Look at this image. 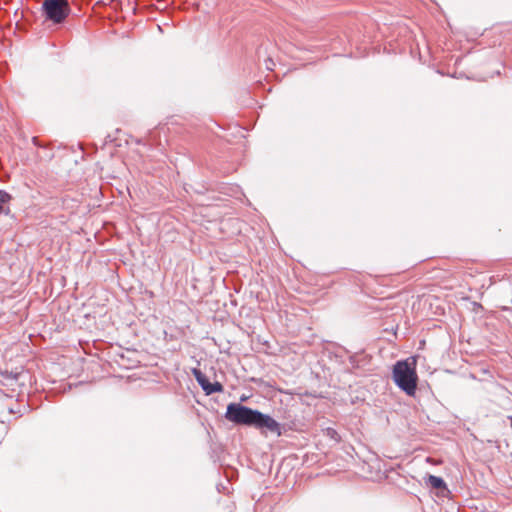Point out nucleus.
Masks as SVG:
<instances>
[{
	"mask_svg": "<svg viewBox=\"0 0 512 512\" xmlns=\"http://www.w3.org/2000/svg\"><path fill=\"white\" fill-rule=\"evenodd\" d=\"M324 434L330 438L331 440L335 441V442H339L340 441V436L338 434V432L334 429V428H331V427H328L324 430Z\"/></svg>",
	"mask_w": 512,
	"mask_h": 512,
	"instance_id": "7",
	"label": "nucleus"
},
{
	"mask_svg": "<svg viewBox=\"0 0 512 512\" xmlns=\"http://www.w3.org/2000/svg\"><path fill=\"white\" fill-rule=\"evenodd\" d=\"M11 199L12 197L9 193L4 190H0V214H8L10 212L9 208H6V205L9 204Z\"/></svg>",
	"mask_w": 512,
	"mask_h": 512,
	"instance_id": "6",
	"label": "nucleus"
},
{
	"mask_svg": "<svg viewBox=\"0 0 512 512\" xmlns=\"http://www.w3.org/2000/svg\"><path fill=\"white\" fill-rule=\"evenodd\" d=\"M393 380L407 395L414 396L417 389L418 376L415 361H398L393 367Z\"/></svg>",
	"mask_w": 512,
	"mask_h": 512,
	"instance_id": "2",
	"label": "nucleus"
},
{
	"mask_svg": "<svg viewBox=\"0 0 512 512\" xmlns=\"http://www.w3.org/2000/svg\"><path fill=\"white\" fill-rule=\"evenodd\" d=\"M427 480H443L441 477L428 475Z\"/></svg>",
	"mask_w": 512,
	"mask_h": 512,
	"instance_id": "10",
	"label": "nucleus"
},
{
	"mask_svg": "<svg viewBox=\"0 0 512 512\" xmlns=\"http://www.w3.org/2000/svg\"><path fill=\"white\" fill-rule=\"evenodd\" d=\"M225 418L237 425L253 426L257 429L266 428L278 436L281 435V426L275 419L239 403H230L227 406Z\"/></svg>",
	"mask_w": 512,
	"mask_h": 512,
	"instance_id": "1",
	"label": "nucleus"
},
{
	"mask_svg": "<svg viewBox=\"0 0 512 512\" xmlns=\"http://www.w3.org/2000/svg\"><path fill=\"white\" fill-rule=\"evenodd\" d=\"M231 484L232 482H226V485L223 482H218L216 485L217 491L219 493H229Z\"/></svg>",
	"mask_w": 512,
	"mask_h": 512,
	"instance_id": "9",
	"label": "nucleus"
},
{
	"mask_svg": "<svg viewBox=\"0 0 512 512\" xmlns=\"http://www.w3.org/2000/svg\"><path fill=\"white\" fill-rule=\"evenodd\" d=\"M223 391V385L219 382L210 383L207 391L205 392L206 395H211L216 392H222Z\"/></svg>",
	"mask_w": 512,
	"mask_h": 512,
	"instance_id": "8",
	"label": "nucleus"
},
{
	"mask_svg": "<svg viewBox=\"0 0 512 512\" xmlns=\"http://www.w3.org/2000/svg\"><path fill=\"white\" fill-rule=\"evenodd\" d=\"M432 498L444 500L453 499V491L447 486V482H425Z\"/></svg>",
	"mask_w": 512,
	"mask_h": 512,
	"instance_id": "4",
	"label": "nucleus"
},
{
	"mask_svg": "<svg viewBox=\"0 0 512 512\" xmlns=\"http://www.w3.org/2000/svg\"><path fill=\"white\" fill-rule=\"evenodd\" d=\"M41 9L45 19L54 24L63 23L71 12L67 0H44Z\"/></svg>",
	"mask_w": 512,
	"mask_h": 512,
	"instance_id": "3",
	"label": "nucleus"
},
{
	"mask_svg": "<svg viewBox=\"0 0 512 512\" xmlns=\"http://www.w3.org/2000/svg\"><path fill=\"white\" fill-rule=\"evenodd\" d=\"M192 375L194 376L198 384L201 386V388L206 392L210 385V381L208 380L206 375L198 368L192 369Z\"/></svg>",
	"mask_w": 512,
	"mask_h": 512,
	"instance_id": "5",
	"label": "nucleus"
}]
</instances>
